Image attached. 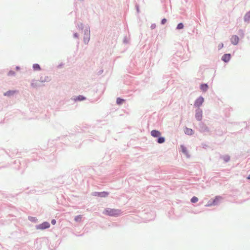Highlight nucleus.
<instances>
[{"label": "nucleus", "instance_id": "1", "mask_svg": "<svg viewBox=\"0 0 250 250\" xmlns=\"http://www.w3.org/2000/svg\"><path fill=\"white\" fill-rule=\"evenodd\" d=\"M104 213L109 216H116L121 214V211L118 209L108 208L105 209Z\"/></svg>", "mask_w": 250, "mask_h": 250}, {"label": "nucleus", "instance_id": "2", "mask_svg": "<svg viewBox=\"0 0 250 250\" xmlns=\"http://www.w3.org/2000/svg\"><path fill=\"white\" fill-rule=\"evenodd\" d=\"M49 227H50L49 223L47 222H44L42 223V224L37 226V229H44L49 228Z\"/></svg>", "mask_w": 250, "mask_h": 250}, {"label": "nucleus", "instance_id": "3", "mask_svg": "<svg viewBox=\"0 0 250 250\" xmlns=\"http://www.w3.org/2000/svg\"><path fill=\"white\" fill-rule=\"evenodd\" d=\"M204 101V99L203 97H200L195 102L194 105L197 107L201 106Z\"/></svg>", "mask_w": 250, "mask_h": 250}, {"label": "nucleus", "instance_id": "4", "mask_svg": "<svg viewBox=\"0 0 250 250\" xmlns=\"http://www.w3.org/2000/svg\"><path fill=\"white\" fill-rule=\"evenodd\" d=\"M195 117L198 121H201L202 118V111L198 109L196 111Z\"/></svg>", "mask_w": 250, "mask_h": 250}, {"label": "nucleus", "instance_id": "5", "mask_svg": "<svg viewBox=\"0 0 250 250\" xmlns=\"http://www.w3.org/2000/svg\"><path fill=\"white\" fill-rule=\"evenodd\" d=\"M239 39L238 37L236 35H233L230 39L231 43L234 45L237 44L239 42Z\"/></svg>", "mask_w": 250, "mask_h": 250}, {"label": "nucleus", "instance_id": "6", "mask_svg": "<svg viewBox=\"0 0 250 250\" xmlns=\"http://www.w3.org/2000/svg\"><path fill=\"white\" fill-rule=\"evenodd\" d=\"M230 57L231 56L230 54H226L223 56L222 59L224 62H228L230 60Z\"/></svg>", "mask_w": 250, "mask_h": 250}, {"label": "nucleus", "instance_id": "7", "mask_svg": "<svg viewBox=\"0 0 250 250\" xmlns=\"http://www.w3.org/2000/svg\"><path fill=\"white\" fill-rule=\"evenodd\" d=\"M151 135L154 137H157L160 136L161 133L157 130H153L151 131Z\"/></svg>", "mask_w": 250, "mask_h": 250}, {"label": "nucleus", "instance_id": "8", "mask_svg": "<svg viewBox=\"0 0 250 250\" xmlns=\"http://www.w3.org/2000/svg\"><path fill=\"white\" fill-rule=\"evenodd\" d=\"M108 193L106 192H101L95 193V195H97L102 197H105L108 195Z\"/></svg>", "mask_w": 250, "mask_h": 250}, {"label": "nucleus", "instance_id": "9", "mask_svg": "<svg viewBox=\"0 0 250 250\" xmlns=\"http://www.w3.org/2000/svg\"><path fill=\"white\" fill-rule=\"evenodd\" d=\"M208 88V86L207 84H201V89L203 91H206L207 90Z\"/></svg>", "mask_w": 250, "mask_h": 250}, {"label": "nucleus", "instance_id": "10", "mask_svg": "<svg viewBox=\"0 0 250 250\" xmlns=\"http://www.w3.org/2000/svg\"><path fill=\"white\" fill-rule=\"evenodd\" d=\"M185 133L188 135H191L193 133V131L191 129L186 128L185 129Z\"/></svg>", "mask_w": 250, "mask_h": 250}, {"label": "nucleus", "instance_id": "11", "mask_svg": "<svg viewBox=\"0 0 250 250\" xmlns=\"http://www.w3.org/2000/svg\"><path fill=\"white\" fill-rule=\"evenodd\" d=\"M125 102V100L120 98H118L116 100V103L118 104H121Z\"/></svg>", "mask_w": 250, "mask_h": 250}, {"label": "nucleus", "instance_id": "12", "mask_svg": "<svg viewBox=\"0 0 250 250\" xmlns=\"http://www.w3.org/2000/svg\"><path fill=\"white\" fill-rule=\"evenodd\" d=\"M33 68L34 70H40L41 69L40 65L37 63L34 64Z\"/></svg>", "mask_w": 250, "mask_h": 250}, {"label": "nucleus", "instance_id": "13", "mask_svg": "<svg viewBox=\"0 0 250 250\" xmlns=\"http://www.w3.org/2000/svg\"><path fill=\"white\" fill-rule=\"evenodd\" d=\"M15 93V91H9L5 93H4V95L5 96H9L13 94H14Z\"/></svg>", "mask_w": 250, "mask_h": 250}, {"label": "nucleus", "instance_id": "14", "mask_svg": "<svg viewBox=\"0 0 250 250\" xmlns=\"http://www.w3.org/2000/svg\"><path fill=\"white\" fill-rule=\"evenodd\" d=\"M244 19L246 21H248L250 20V12H248L245 15Z\"/></svg>", "mask_w": 250, "mask_h": 250}, {"label": "nucleus", "instance_id": "15", "mask_svg": "<svg viewBox=\"0 0 250 250\" xmlns=\"http://www.w3.org/2000/svg\"><path fill=\"white\" fill-rule=\"evenodd\" d=\"M181 148L182 152L185 154L187 156H188V153L187 148L184 146H181Z\"/></svg>", "mask_w": 250, "mask_h": 250}, {"label": "nucleus", "instance_id": "16", "mask_svg": "<svg viewBox=\"0 0 250 250\" xmlns=\"http://www.w3.org/2000/svg\"><path fill=\"white\" fill-rule=\"evenodd\" d=\"M221 199V197H216L215 199L214 200L212 205H215L216 204L217 202L219 201Z\"/></svg>", "mask_w": 250, "mask_h": 250}, {"label": "nucleus", "instance_id": "17", "mask_svg": "<svg viewBox=\"0 0 250 250\" xmlns=\"http://www.w3.org/2000/svg\"><path fill=\"white\" fill-rule=\"evenodd\" d=\"M85 99V98L83 96H81V95H80L79 96H78L76 99H75V100H78V101H83V100Z\"/></svg>", "mask_w": 250, "mask_h": 250}, {"label": "nucleus", "instance_id": "18", "mask_svg": "<svg viewBox=\"0 0 250 250\" xmlns=\"http://www.w3.org/2000/svg\"><path fill=\"white\" fill-rule=\"evenodd\" d=\"M82 218V216L81 215H78L75 217V220L77 222H80V221H81Z\"/></svg>", "mask_w": 250, "mask_h": 250}, {"label": "nucleus", "instance_id": "19", "mask_svg": "<svg viewBox=\"0 0 250 250\" xmlns=\"http://www.w3.org/2000/svg\"><path fill=\"white\" fill-rule=\"evenodd\" d=\"M165 138L164 137H160L158 139V143L162 144L165 142Z\"/></svg>", "mask_w": 250, "mask_h": 250}, {"label": "nucleus", "instance_id": "20", "mask_svg": "<svg viewBox=\"0 0 250 250\" xmlns=\"http://www.w3.org/2000/svg\"><path fill=\"white\" fill-rule=\"evenodd\" d=\"M198 201V199L196 197H193L191 199V202L192 203H196Z\"/></svg>", "mask_w": 250, "mask_h": 250}, {"label": "nucleus", "instance_id": "21", "mask_svg": "<svg viewBox=\"0 0 250 250\" xmlns=\"http://www.w3.org/2000/svg\"><path fill=\"white\" fill-rule=\"evenodd\" d=\"M183 27H184V25H183V23H180L178 24L177 28L178 29H181L183 28Z\"/></svg>", "mask_w": 250, "mask_h": 250}, {"label": "nucleus", "instance_id": "22", "mask_svg": "<svg viewBox=\"0 0 250 250\" xmlns=\"http://www.w3.org/2000/svg\"><path fill=\"white\" fill-rule=\"evenodd\" d=\"M223 44L222 43H220V44H219V45H218V48H219V49H221V48H223Z\"/></svg>", "mask_w": 250, "mask_h": 250}, {"label": "nucleus", "instance_id": "23", "mask_svg": "<svg viewBox=\"0 0 250 250\" xmlns=\"http://www.w3.org/2000/svg\"><path fill=\"white\" fill-rule=\"evenodd\" d=\"M167 21V20L166 19H163L162 20V23L163 24H165Z\"/></svg>", "mask_w": 250, "mask_h": 250}, {"label": "nucleus", "instance_id": "24", "mask_svg": "<svg viewBox=\"0 0 250 250\" xmlns=\"http://www.w3.org/2000/svg\"><path fill=\"white\" fill-rule=\"evenodd\" d=\"M56 220L53 219L51 221V223L53 224V225H55L56 224Z\"/></svg>", "mask_w": 250, "mask_h": 250}, {"label": "nucleus", "instance_id": "25", "mask_svg": "<svg viewBox=\"0 0 250 250\" xmlns=\"http://www.w3.org/2000/svg\"><path fill=\"white\" fill-rule=\"evenodd\" d=\"M248 178L249 179H250V175L249 176V177H248Z\"/></svg>", "mask_w": 250, "mask_h": 250}, {"label": "nucleus", "instance_id": "26", "mask_svg": "<svg viewBox=\"0 0 250 250\" xmlns=\"http://www.w3.org/2000/svg\"><path fill=\"white\" fill-rule=\"evenodd\" d=\"M229 159V158H227V159H226V161H227Z\"/></svg>", "mask_w": 250, "mask_h": 250}]
</instances>
